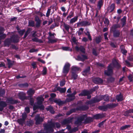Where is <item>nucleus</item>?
I'll return each instance as SVG.
<instances>
[{
  "instance_id": "obj_14",
  "label": "nucleus",
  "mask_w": 133,
  "mask_h": 133,
  "mask_svg": "<svg viewBox=\"0 0 133 133\" xmlns=\"http://www.w3.org/2000/svg\"><path fill=\"white\" fill-rule=\"evenodd\" d=\"M87 58V56L84 55H81V56H77V60L78 61H83L85 59Z\"/></svg>"
},
{
  "instance_id": "obj_2",
  "label": "nucleus",
  "mask_w": 133,
  "mask_h": 133,
  "mask_svg": "<svg viewBox=\"0 0 133 133\" xmlns=\"http://www.w3.org/2000/svg\"><path fill=\"white\" fill-rule=\"evenodd\" d=\"M114 67L118 68L120 67V65L115 60L112 63L109 65L108 70L105 71V74L107 76H110L112 74V68Z\"/></svg>"
},
{
  "instance_id": "obj_47",
  "label": "nucleus",
  "mask_w": 133,
  "mask_h": 133,
  "mask_svg": "<svg viewBox=\"0 0 133 133\" xmlns=\"http://www.w3.org/2000/svg\"><path fill=\"white\" fill-rule=\"evenodd\" d=\"M85 34L86 35L88 36V38L89 39L90 41L92 39L90 34L89 33L88 31H87V33H85Z\"/></svg>"
},
{
  "instance_id": "obj_27",
  "label": "nucleus",
  "mask_w": 133,
  "mask_h": 133,
  "mask_svg": "<svg viewBox=\"0 0 133 133\" xmlns=\"http://www.w3.org/2000/svg\"><path fill=\"white\" fill-rule=\"evenodd\" d=\"M54 102L56 103L59 105H62L63 103V102L59 99H55L54 100Z\"/></svg>"
},
{
  "instance_id": "obj_59",
  "label": "nucleus",
  "mask_w": 133,
  "mask_h": 133,
  "mask_svg": "<svg viewBox=\"0 0 133 133\" xmlns=\"http://www.w3.org/2000/svg\"><path fill=\"white\" fill-rule=\"evenodd\" d=\"M90 2L92 4H94L95 3L96 0H89Z\"/></svg>"
},
{
  "instance_id": "obj_44",
  "label": "nucleus",
  "mask_w": 133,
  "mask_h": 133,
  "mask_svg": "<svg viewBox=\"0 0 133 133\" xmlns=\"http://www.w3.org/2000/svg\"><path fill=\"white\" fill-rule=\"evenodd\" d=\"M119 35V32L118 31H115L114 32V36L115 37H118Z\"/></svg>"
},
{
  "instance_id": "obj_31",
  "label": "nucleus",
  "mask_w": 133,
  "mask_h": 133,
  "mask_svg": "<svg viewBox=\"0 0 133 133\" xmlns=\"http://www.w3.org/2000/svg\"><path fill=\"white\" fill-rule=\"evenodd\" d=\"M25 120L22 118H20L18 119V122L20 124H22L25 122Z\"/></svg>"
},
{
  "instance_id": "obj_43",
  "label": "nucleus",
  "mask_w": 133,
  "mask_h": 133,
  "mask_svg": "<svg viewBox=\"0 0 133 133\" xmlns=\"http://www.w3.org/2000/svg\"><path fill=\"white\" fill-rule=\"evenodd\" d=\"M19 34L21 35H23L24 33L25 32V30H21L18 31Z\"/></svg>"
},
{
  "instance_id": "obj_30",
  "label": "nucleus",
  "mask_w": 133,
  "mask_h": 133,
  "mask_svg": "<svg viewBox=\"0 0 133 133\" xmlns=\"http://www.w3.org/2000/svg\"><path fill=\"white\" fill-rule=\"evenodd\" d=\"M102 115L100 114H98L95 115L94 118L95 119H98L102 118Z\"/></svg>"
},
{
  "instance_id": "obj_13",
  "label": "nucleus",
  "mask_w": 133,
  "mask_h": 133,
  "mask_svg": "<svg viewBox=\"0 0 133 133\" xmlns=\"http://www.w3.org/2000/svg\"><path fill=\"white\" fill-rule=\"evenodd\" d=\"M4 31V28L2 27H0V40L4 39L6 37L5 34H3V31ZM1 42L0 41V44Z\"/></svg>"
},
{
  "instance_id": "obj_63",
  "label": "nucleus",
  "mask_w": 133,
  "mask_h": 133,
  "mask_svg": "<svg viewBox=\"0 0 133 133\" xmlns=\"http://www.w3.org/2000/svg\"><path fill=\"white\" fill-rule=\"evenodd\" d=\"M50 96L51 97L53 98L55 97L56 95L54 93H52L50 94Z\"/></svg>"
},
{
  "instance_id": "obj_52",
  "label": "nucleus",
  "mask_w": 133,
  "mask_h": 133,
  "mask_svg": "<svg viewBox=\"0 0 133 133\" xmlns=\"http://www.w3.org/2000/svg\"><path fill=\"white\" fill-rule=\"evenodd\" d=\"M30 101L31 105H32L34 104V99L32 98H30Z\"/></svg>"
},
{
  "instance_id": "obj_23",
  "label": "nucleus",
  "mask_w": 133,
  "mask_h": 133,
  "mask_svg": "<svg viewBox=\"0 0 133 133\" xmlns=\"http://www.w3.org/2000/svg\"><path fill=\"white\" fill-rule=\"evenodd\" d=\"M35 92L34 90H33L32 89H30L27 91V93L28 95L30 96L33 95Z\"/></svg>"
},
{
  "instance_id": "obj_33",
  "label": "nucleus",
  "mask_w": 133,
  "mask_h": 133,
  "mask_svg": "<svg viewBox=\"0 0 133 133\" xmlns=\"http://www.w3.org/2000/svg\"><path fill=\"white\" fill-rule=\"evenodd\" d=\"M6 104L5 102L3 101L0 102V106L4 107H6Z\"/></svg>"
},
{
  "instance_id": "obj_45",
  "label": "nucleus",
  "mask_w": 133,
  "mask_h": 133,
  "mask_svg": "<svg viewBox=\"0 0 133 133\" xmlns=\"http://www.w3.org/2000/svg\"><path fill=\"white\" fill-rule=\"evenodd\" d=\"M125 62L126 63V65L127 66L129 67H131L132 66V65L130 64L128 61H126Z\"/></svg>"
},
{
  "instance_id": "obj_3",
  "label": "nucleus",
  "mask_w": 133,
  "mask_h": 133,
  "mask_svg": "<svg viewBox=\"0 0 133 133\" xmlns=\"http://www.w3.org/2000/svg\"><path fill=\"white\" fill-rule=\"evenodd\" d=\"M37 103L38 106L34 105L33 107V110H35L38 108H39L41 110H43L44 109V106L42 105L43 102L44 101V98L42 97H38L37 98Z\"/></svg>"
},
{
  "instance_id": "obj_18",
  "label": "nucleus",
  "mask_w": 133,
  "mask_h": 133,
  "mask_svg": "<svg viewBox=\"0 0 133 133\" xmlns=\"http://www.w3.org/2000/svg\"><path fill=\"white\" fill-rule=\"evenodd\" d=\"M90 69V67H88V68L85 70H84L83 71L82 74L84 76L87 75L89 74V71Z\"/></svg>"
},
{
  "instance_id": "obj_8",
  "label": "nucleus",
  "mask_w": 133,
  "mask_h": 133,
  "mask_svg": "<svg viewBox=\"0 0 133 133\" xmlns=\"http://www.w3.org/2000/svg\"><path fill=\"white\" fill-rule=\"evenodd\" d=\"M91 93V92L90 91L84 90L81 93L79 94V96H85L87 95L88 96V98L89 99L90 98L91 96L90 95H89Z\"/></svg>"
},
{
  "instance_id": "obj_37",
  "label": "nucleus",
  "mask_w": 133,
  "mask_h": 133,
  "mask_svg": "<svg viewBox=\"0 0 133 133\" xmlns=\"http://www.w3.org/2000/svg\"><path fill=\"white\" fill-rule=\"evenodd\" d=\"M104 22L106 26H108L109 23V21L108 19L106 18L104 21Z\"/></svg>"
},
{
  "instance_id": "obj_58",
  "label": "nucleus",
  "mask_w": 133,
  "mask_h": 133,
  "mask_svg": "<svg viewBox=\"0 0 133 133\" xmlns=\"http://www.w3.org/2000/svg\"><path fill=\"white\" fill-rule=\"evenodd\" d=\"M73 13L72 12L71 14H70L67 17V18H71L72 17H73Z\"/></svg>"
},
{
  "instance_id": "obj_19",
  "label": "nucleus",
  "mask_w": 133,
  "mask_h": 133,
  "mask_svg": "<svg viewBox=\"0 0 133 133\" xmlns=\"http://www.w3.org/2000/svg\"><path fill=\"white\" fill-rule=\"evenodd\" d=\"M115 8V4H111L110 7H109L108 8V11L109 12H111L113 11Z\"/></svg>"
},
{
  "instance_id": "obj_38",
  "label": "nucleus",
  "mask_w": 133,
  "mask_h": 133,
  "mask_svg": "<svg viewBox=\"0 0 133 133\" xmlns=\"http://www.w3.org/2000/svg\"><path fill=\"white\" fill-rule=\"evenodd\" d=\"M59 91L61 93L64 92L66 90V89L64 88H61L59 89Z\"/></svg>"
},
{
  "instance_id": "obj_22",
  "label": "nucleus",
  "mask_w": 133,
  "mask_h": 133,
  "mask_svg": "<svg viewBox=\"0 0 133 133\" xmlns=\"http://www.w3.org/2000/svg\"><path fill=\"white\" fill-rule=\"evenodd\" d=\"M46 109L47 111H49L52 114H54V111L53 110L52 107L50 106L46 108Z\"/></svg>"
},
{
  "instance_id": "obj_25",
  "label": "nucleus",
  "mask_w": 133,
  "mask_h": 133,
  "mask_svg": "<svg viewBox=\"0 0 133 133\" xmlns=\"http://www.w3.org/2000/svg\"><path fill=\"white\" fill-rule=\"evenodd\" d=\"M116 98L118 101H122L123 100L122 96L121 94L116 96Z\"/></svg>"
},
{
  "instance_id": "obj_11",
  "label": "nucleus",
  "mask_w": 133,
  "mask_h": 133,
  "mask_svg": "<svg viewBox=\"0 0 133 133\" xmlns=\"http://www.w3.org/2000/svg\"><path fill=\"white\" fill-rule=\"evenodd\" d=\"M90 23L87 21H83L80 23H77V26L80 25L81 26H85L90 25Z\"/></svg>"
},
{
  "instance_id": "obj_42",
  "label": "nucleus",
  "mask_w": 133,
  "mask_h": 133,
  "mask_svg": "<svg viewBox=\"0 0 133 133\" xmlns=\"http://www.w3.org/2000/svg\"><path fill=\"white\" fill-rule=\"evenodd\" d=\"M32 40L34 42H40L41 40L39 39L38 38L36 37H35L32 39Z\"/></svg>"
},
{
  "instance_id": "obj_1",
  "label": "nucleus",
  "mask_w": 133,
  "mask_h": 133,
  "mask_svg": "<svg viewBox=\"0 0 133 133\" xmlns=\"http://www.w3.org/2000/svg\"><path fill=\"white\" fill-rule=\"evenodd\" d=\"M84 122L85 123H87L93 121V118L91 117H87L86 115H82L79 117L77 120L75 122V124L77 125L81 124L82 122L84 120Z\"/></svg>"
},
{
  "instance_id": "obj_9",
  "label": "nucleus",
  "mask_w": 133,
  "mask_h": 133,
  "mask_svg": "<svg viewBox=\"0 0 133 133\" xmlns=\"http://www.w3.org/2000/svg\"><path fill=\"white\" fill-rule=\"evenodd\" d=\"M76 93V92L75 91L72 94L68 95L67 96L69 97V98H67L66 101H70L74 99L75 98L74 96Z\"/></svg>"
},
{
  "instance_id": "obj_29",
  "label": "nucleus",
  "mask_w": 133,
  "mask_h": 133,
  "mask_svg": "<svg viewBox=\"0 0 133 133\" xmlns=\"http://www.w3.org/2000/svg\"><path fill=\"white\" fill-rule=\"evenodd\" d=\"M130 127V125H126L124 126H122L121 128V129L122 130H124Z\"/></svg>"
},
{
  "instance_id": "obj_7",
  "label": "nucleus",
  "mask_w": 133,
  "mask_h": 133,
  "mask_svg": "<svg viewBox=\"0 0 133 133\" xmlns=\"http://www.w3.org/2000/svg\"><path fill=\"white\" fill-rule=\"evenodd\" d=\"M70 65L69 63H65L63 69V73L64 74L68 73L69 70Z\"/></svg>"
},
{
  "instance_id": "obj_53",
  "label": "nucleus",
  "mask_w": 133,
  "mask_h": 133,
  "mask_svg": "<svg viewBox=\"0 0 133 133\" xmlns=\"http://www.w3.org/2000/svg\"><path fill=\"white\" fill-rule=\"evenodd\" d=\"M37 49H31L29 51L30 52H35L37 51H38Z\"/></svg>"
},
{
  "instance_id": "obj_35",
  "label": "nucleus",
  "mask_w": 133,
  "mask_h": 133,
  "mask_svg": "<svg viewBox=\"0 0 133 133\" xmlns=\"http://www.w3.org/2000/svg\"><path fill=\"white\" fill-rule=\"evenodd\" d=\"M8 101H9V102L11 104H14L16 102V101L14 100L12 98L9 99Z\"/></svg>"
},
{
  "instance_id": "obj_41",
  "label": "nucleus",
  "mask_w": 133,
  "mask_h": 133,
  "mask_svg": "<svg viewBox=\"0 0 133 133\" xmlns=\"http://www.w3.org/2000/svg\"><path fill=\"white\" fill-rule=\"evenodd\" d=\"M101 37H97L96 38V41L97 43H99L101 42Z\"/></svg>"
},
{
  "instance_id": "obj_5",
  "label": "nucleus",
  "mask_w": 133,
  "mask_h": 133,
  "mask_svg": "<svg viewBox=\"0 0 133 133\" xmlns=\"http://www.w3.org/2000/svg\"><path fill=\"white\" fill-rule=\"evenodd\" d=\"M103 99L106 101H109V98L108 96L105 95L104 96H102L100 98H95L92 101L93 103L98 102L101 100Z\"/></svg>"
},
{
  "instance_id": "obj_28",
  "label": "nucleus",
  "mask_w": 133,
  "mask_h": 133,
  "mask_svg": "<svg viewBox=\"0 0 133 133\" xmlns=\"http://www.w3.org/2000/svg\"><path fill=\"white\" fill-rule=\"evenodd\" d=\"M131 113H133V109H130L126 111L124 113V115L128 116V115L129 114Z\"/></svg>"
},
{
  "instance_id": "obj_39",
  "label": "nucleus",
  "mask_w": 133,
  "mask_h": 133,
  "mask_svg": "<svg viewBox=\"0 0 133 133\" xmlns=\"http://www.w3.org/2000/svg\"><path fill=\"white\" fill-rule=\"evenodd\" d=\"M22 118L25 120V118L27 117V115L25 113H24L22 115Z\"/></svg>"
},
{
  "instance_id": "obj_21",
  "label": "nucleus",
  "mask_w": 133,
  "mask_h": 133,
  "mask_svg": "<svg viewBox=\"0 0 133 133\" xmlns=\"http://www.w3.org/2000/svg\"><path fill=\"white\" fill-rule=\"evenodd\" d=\"M78 16L74 17L73 18L71 19L69 22L70 24H73L76 22L78 19Z\"/></svg>"
},
{
  "instance_id": "obj_20",
  "label": "nucleus",
  "mask_w": 133,
  "mask_h": 133,
  "mask_svg": "<svg viewBox=\"0 0 133 133\" xmlns=\"http://www.w3.org/2000/svg\"><path fill=\"white\" fill-rule=\"evenodd\" d=\"M7 60L8 62V67L9 68H10L13 65L14 63V61H11L10 59H7Z\"/></svg>"
},
{
  "instance_id": "obj_46",
  "label": "nucleus",
  "mask_w": 133,
  "mask_h": 133,
  "mask_svg": "<svg viewBox=\"0 0 133 133\" xmlns=\"http://www.w3.org/2000/svg\"><path fill=\"white\" fill-rule=\"evenodd\" d=\"M62 49L64 50L68 51L69 50V47L63 46L62 47Z\"/></svg>"
},
{
  "instance_id": "obj_40",
  "label": "nucleus",
  "mask_w": 133,
  "mask_h": 133,
  "mask_svg": "<svg viewBox=\"0 0 133 133\" xmlns=\"http://www.w3.org/2000/svg\"><path fill=\"white\" fill-rule=\"evenodd\" d=\"M47 69L46 68H44L42 71V74L43 75H45L46 73Z\"/></svg>"
},
{
  "instance_id": "obj_49",
  "label": "nucleus",
  "mask_w": 133,
  "mask_h": 133,
  "mask_svg": "<svg viewBox=\"0 0 133 133\" xmlns=\"http://www.w3.org/2000/svg\"><path fill=\"white\" fill-rule=\"evenodd\" d=\"M28 84L27 83H25L24 84H20L19 85V86H21L22 87H28Z\"/></svg>"
},
{
  "instance_id": "obj_15",
  "label": "nucleus",
  "mask_w": 133,
  "mask_h": 133,
  "mask_svg": "<svg viewBox=\"0 0 133 133\" xmlns=\"http://www.w3.org/2000/svg\"><path fill=\"white\" fill-rule=\"evenodd\" d=\"M75 49L77 51H80L82 53H84L85 52V49L82 46H81L79 47L76 46L75 47Z\"/></svg>"
},
{
  "instance_id": "obj_17",
  "label": "nucleus",
  "mask_w": 133,
  "mask_h": 133,
  "mask_svg": "<svg viewBox=\"0 0 133 133\" xmlns=\"http://www.w3.org/2000/svg\"><path fill=\"white\" fill-rule=\"evenodd\" d=\"M35 21L36 22V26L39 27L40 26L41 24V20L37 16L35 17Z\"/></svg>"
},
{
  "instance_id": "obj_26",
  "label": "nucleus",
  "mask_w": 133,
  "mask_h": 133,
  "mask_svg": "<svg viewBox=\"0 0 133 133\" xmlns=\"http://www.w3.org/2000/svg\"><path fill=\"white\" fill-rule=\"evenodd\" d=\"M103 4V1L102 0L99 1L97 4V7L99 9H100Z\"/></svg>"
},
{
  "instance_id": "obj_4",
  "label": "nucleus",
  "mask_w": 133,
  "mask_h": 133,
  "mask_svg": "<svg viewBox=\"0 0 133 133\" xmlns=\"http://www.w3.org/2000/svg\"><path fill=\"white\" fill-rule=\"evenodd\" d=\"M56 125L57 128H59L60 127V124L58 123H56L55 124L54 123H51L50 125L46 124L44 125L45 128L48 131H50L51 132L53 131V130L52 128Z\"/></svg>"
},
{
  "instance_id": "obj_16",
  "label": "nucleus",
  "mask_w": 133,
  "mask_h": 133,
  "mask_svg": "<svg viewBox=\"0 0 133 133\" xmlns=\"http://www.w3.org/2000/svg\"><path fill=\"white\" fill-rule=\"evenodd\" d=\"M93 81L95 83L98 84L102 83L103 82V81L100 78H96L94 79Z\"/></svg>"
},
{
  "instance_id": "obj_51",
  "label": "nucleus",
  "mask_w": 133,
  "mask_h": 133,
  "mask_svg": "<svg viewBox=\"0 0 133 133\" xmlns=\"http://www.w3.org/2000/svg\"><path fill=\"white\" fill-rule=\"evenodd\" d=\"M65 84V81H61L60 82V85L62 87Z\"/></svg>"
},
{
  "instance_id": "obj_60",
  "label": "nucleus",
  "mask_w": 133,
  "mask_h": 133,
  "mask_svg": "<svg viewBox=\"0 0 133 133\" xmlns=\"http://www.w3.org/2000/svg\"><path fill=\"white\" fill-rule=\"evenodd\" d=\"M38 61H39L42 62V63H45V62L44 61V60H43L42 59H41L40 58H38Z\"/></svg>"
},
{
  "instance_id": "obj_36",
  "label": "nucleus",
  "mask_w": 133,
  "mask_h": 133,
  "mask_svg": "<svg viewBox=\"0 0 133 133\" xmlns=\"http://www.w3.org/2000/svg\"><path fill=\"white\" fill-rule=\"evenodd\" d=\"M77 75L75 73L73 72H72V77L73 78L75 79L77 78Z\"/></svg>"
},
{
  "instance_id": "obj_50",
  "label": "nucleus",
  "mask_w": 133,
  "mask_h": 133,
  "mask_svg": "<svg viewBox=\"0 0 133 133\" xmlns=\"http://www.w3.org/2000/svg\"><path fill=\"white\" fill-rule=\"evenodd\" d=\"M51 10L50 9H49L47 11V12L46 13V16L48 17L50 14V13Z\"/></svg>"
},
{
  "instance_id": "obj_64",
  "label": "nucleus",
  "mask_w": 133,
  "mask_h": 133,
  "mask_svg": "<svg viewBox=\"0 0 133 133\" xmlns=\"http://www.w3.org/2000/svg\"><path fill=\"white\" fill-rule=\"evenodd\" d=\"M104 122V121H103L101 123H99L98 124L99 127H101L103 125Z\"/></svg>"
},
{
  "instance_id": "obj_12",
  "label": "nucleus",
  "mask_w": 133,
  "mask_h": 133,
  "mask_svg": "<svg viewBox=\"0 0 133 133\" xmlns=\"http://www.w3.org/2000/svg\"><path fill=\"white\" fill-rule=\"evenodd\" d=\"M36 124H38L41 123L43 120V118L40 117L39 115H37L35 117Z\"/></svg>"
},
{
  "instance_id": "obj_57",
  "label": "nucleus",
  "mask_w": 133,
  "mask_h": 133,
  "mask_svg": "<svg viewBox=\"0 0 133 133\" xmlns=\"http://www.w3.org/2000/svg\"><path fill=\"white\" fill-rule=\"evenodd\" d=\"M5 67V64L3 63H0V67Z\"/></svg>"
},
{
  "instance_id": "obj_55",
  "label": "nucleus",
  "mask_w": 133,
  "mask_h": 133,
  "mask_svg": "<svg viewBox=\"0 0 133 133\" xmlns=\"http://www.w3.org/2000/svg\"><path fill=\"white\" fill-rule=\"evenodd\" d=\"M32 65L33 68H35L36 67V63L35 62H33L32 63Z\"/></svg>"
},
{
  "instance_id": "obj_54",
  "label": "nucleus",
  "mask_w": 133,
  "mask_h": 133,
  "mask_svg": "<svg viewBox=\"0 0 133 133\" xmlns=\"http://www.w3.org/2000/svg\"><path fill=\"white\" fill-rule=\"evenodd\" d=\"M121 51L124 54H125L127 52V51L123 49H121Z\"/></svg>"
},
{
  "instance_id": "obj_24",
  "label": "nucleus",
  "mask_w": 133,
  "mask_h": 133,
  "mask_svg": "<svg viewBox=\"0 0 133 133\" xmlns=\"http://www.w3.org/2000/svg\"><path fill=\"white\" fill-rule=\"evenodd\" d=\"M72 72H76L78 70H80L79 68L76 66H73L72 68Z\"/></svg>"
},
{
  "instance_id": "obj_34",
  "label": "nucleus",
  "mask_w": 133,
  "mask_h": 133,
  "mask_svg": "<svg viewBox=\"0 0 133 133\" xmlns=\"http://www.w3.org/2000/svg\"><path fill=\"white\" fill-rule=\"evenodd\" d=\"M35 22L33 21H30L29 22V25L30 26H34Z\"/></svg>"
},
{
  "instance_id": "obj_10",
  "label": "nucleus",
  "mask_w": 133,
  "mask_h": 133,
  "mask_svg": "<svg viewBox=\"0 0 133 133\" xmlns=\"http://www.w3.org/2000/svg\"><path fill=\"white\" fill-rule=\"evenodd\" d=\"M17 42V41H15L14 39H13L12 37H11L10 39H6L4 42V44L5 46H8L10 44L11 42Z\"/></svg>"
},
{
  "instance_id": "obj_56",
  "label": "nucleus",
  "mask_w": 133,
  "mask_h": 133,
  "mask_svg": "<svg viewBox=\"0 0 133 133\" xmlns=\"http://www.w3.org/2000/svg\"><path fill=\"white\" fill-rule=\"evenodd\" d=\"M25 111L27 113H29L30 112V109L29 107H27L25 108Z\"/></svg>"
},
{
  "instance_id": "obj_48",
  "label": "nucleus",
  "mask_w": 133,
  "mask_h": 133,
  "mask_svg": "<svg viewBox=\"0 0 133 133\" xmlns=\"http://www.w3.org/2000/svg\"><path fill=\"white\" fill-rule=\"evenodd\" d=\"M133 78L132 76L131 75H130L128 77V79L130 81H131L132 80V78Z\"/></svg>"
},
{
  "instance_id": "obj_61",
  "label": "nucleus",
  "mask_w": 133,
  "mask_h": 133,
  "mask_svg": "<svg viewBox=\"0 0 133 133\" xmlns=\"http://www.w3.org/2000/svg\"><path fill=\"white\" fill-rule=\"evenodd\" d=\"M93 54L95 56L97 55V54L96 53V50L94 49H93Z\"/></svg>"
},
{
  "instance_id": "obj_62",
  "label": "nucleus",
  "mask_w": 133,
  "mask_h": 133,
  "mask_svg": "<svg viewBox=\"0 0 133 133\" xmlns=\"http://www.w3.org/2000/svg\"><path fill=\"white\" fill-rule=\"evenodd\" d=\"M28 34H29L28 31H26V32H25V33L24 35V38H26V37L28 35Z\"/></svg>"
},
{
  "instance_id": "obj_6",
  "label": "nucleus",
  "mask_w": 133,
  "mask_h": 133,
  "mask_svg": "<svg viewBox=\"0 0 133 133\" xmlns=\"http://www.w3.org/2000/svg\"><path fill=\"white\" fill-rule=\"evenodd\" d=\"M49 36L48 37V39L49 40L48 42L49 43H54L56 42L57 39L56 38L54 39V34H51L50 32L49 33Z\"/></svg>"
},
{
  "instance_id": "obj_32",
  "label": "nucleus",
  "mask_w": 133,
  "mask_h": 133,
  "mask_svg": "<svg viewBox=\"0 0 133 133\" xmlns=\"http://www.w3.org/2000/svg\"><path fill=\"white\" fill-rule=\"evenodd\" d=\"M64 26L65 29L68 31L69 32V29L70 27L69 25L67 24H64Z\"/></svg>"
}]
</instances>
